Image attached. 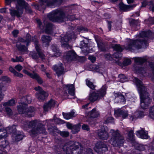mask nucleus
<instances>
[{"label": "nucleus", "mask_w": 154, "mask_h": 154, "mask_svg": "<svg viewBox=\"0 0 154 154\" xmlns=\"http://www.w3.org/2000/svg\"><path fill=\"white\" fill-rule=\"evenodd\" d=\"M110 133L111 134V137L109 142L114 146L120 147L123 146L125 142L124 137L121 135L118 130L114 131L112 129Z\"/></svg>", "instance_id": "nucleus-6"}, {"label": "nucleus", "mask_w": 154, "mask_h": 154, "mask_svg": "<svg viewBox=\"0 0 154 154\" xmlns=\"http://www.w3.org/2000/svg\"><path fill=\"white\" fill-rule=\"evenodd\" d=\"M17 110L20 114H25L27 117H32L35 114V108L31 106L27 108V105L24 103H19L17 106Z\"/></svg>", "instance_id": "nucleus-8"}, {"label": "nucleus", "mask_w": 154, "mask_h": 154, "mask_svg": "<svg viewBox=\"0 0 154 154\" xmlns=\"http://www.w3.org/2000/svg\"><path fill=\"white\" fill-rule=\"evenodd\" d=\"M17 10L10 9V14L12 17L16 16L17 17H20L23 14L24 7L28 4L24 0H17Z\"/></svg>", "instance_id": "nucleus-9"}, {"label": "nucleus", "mask_w": 154, "mask_h": 154, "mask_svg": "<svg viewBox=\"0 0 154 154\" xmlns=\"http://www.w3.org/2000/svg\"><path fill=\"white\" fill-rule=\"evenodd\" d=\"M148 59L146 56L143 57H136L134 58V61L137 64L141 65L146 62L147 60Z\"/></svg>", "instance_id": "nucleus-27"}, {"label": "nucleus", "mask_w": 154, "mask_h": 154, "mask_svg": "<svg viewBox=\"0 0 154 154\" xmlns=\"http://www.w3.org/2000/svg\"><path fill=\"white\" fill-rule=\"evenodd\" d=\"M149 67L151 68L152 73L154 74V63L152 62L149 63Z\"/></svg>", "instance_id": "nucleus-60"}, {"label": "nucleus", "mask_w": 154, "mask_h": 154, "mask_svg": "<svg viewBox=\"0 0 154 154\" xmlns=\"http://www.w3.org/2000/svg\"><path fill=\"white\" fill-rule=\"evenodd\" d=\"M115 97V100L117 103H125V100L124 96L120 92H114L113 94Z\"/></svg>", "instance_id": "nucleus-18"}, {"label": "nucleus", "mask_w": 154, "mask_h": 154, "mask_svg": "<svg viewBox=\"0 0 154 154\" xmlns=\"http://www.w3.org/2000/svg\"><path fill=\"white\" fill-rule=\"evenodd\" d=\"M137 149L140 151H143L145 150V146L142 144H138L137 146Z\"/></svg>", "instance_id": "nucleus-56"}, {"label": "nucleus", "mask_w": 154, "mask_h": 154, "mask_svg": "<svg viewBox=\"0 0 154 154\" xmlns=\"http://www.w3.org/2000/svg\"><path fill=\"white\" fill-rule=\"evenodd\" d=\"M34 89L37 91L35 94V97L40 101L44 100L48 96V92L44 91L40 86L35 87Z\"/></svg>", "instance_id": "nucleus-13"}, {"label": "nucleus", "mask_w": 154, "mask_h": 154, "mask_svg": "<svg viewBox=\"0 0 154 154\" xmlns=\"http://www.w3.org/2000/svg\"><path fill=\"white\" fill-rule=\"evenodd\" d=\"M145 114L143 112L140 111H137L135 112L134 115L131 116L130 117V119L131 121H134L137 118H143Z\"/></svg>", "instance_id": "nucleus-21"}, {"label": "nucleus", "mask_w": 154, "mask_h": 154, "mask_svg": "<svg viewBox=\"0 0 154 154\" xmlns=\"http://www.w3.org/2000/svg\"><path fill=\"white\" fill-rule=\"evenodd\" d=\"M119 5L120 9L125 11H129L136 6L135 5H126L123 3L120 4Z\"/></svg>", "instance_id": "nucleus-24"}, {"label": "nucleus", "mask_w": 154, "mask_h": 154, "mask_svg": "<svg viewBox=\"0 0 154 154\" xmlns=\"http://www.w3.org/2000/svg\"><path fill=\"white\" fill-rule=\"evenodd\" d=\"M32 41L34 42L35 45V48L37 53L34 51L30 52V54L32 58L34 59H38L40 57L42 59H45V56L43 51L40 49V46L38 44V41L35 37H32Z\"/></svg>", "instance_id": "nucleus-11"}, {"label": "nucleus", "mask_w": 154, "mask_h": 154, "mask_svg": "<svg viewBox=\"0 0 154 154\" xmlns=\"http://www.w3.org/2000/svg\"><path fill=\"white\" fill-rule=\"evenodd\" d=\"M80 46L82 48L84 49L85 48H86L85 49H83L82 50V52L84 53L85 54L87 55L89 53L88 43H86L84 41H82L81 42Z\"/></svg>", "instance_id": "nucleus-29"}, {"label": "nucleus", "mask_w": 154, "mask_h": 154, "mask_svg": "<svg viewBox=\"0 0 154 154\" xmlns=\"http://www.w3.org/2000/svg\"><path fill=\"white\" fill-rule=\"evenodd\" d=\"M128 137L129 140L132 142H134L135 141L134 135L133 131L131 130L129 131L128 134Z\"/></svg>", "instance_id": "nucleus-41"}, {"label": "nucleus", "mask_w": 154, "mask_h": 154, "mask_svg": "<svg viewBox=\"0 0 154 154\" xmlns=\"http://www.w3.org/2000/svg\"><path fill=\"white\" fill-rule=\"evenodd\" d=\"M149 5H150V8H151V10L153 11L154 12V4L153 3V1H150L149 3Z\"/></svg>", "instance_id": "nucleus-63"}, {"label": "nucleus", "mask_w": 154, "mask_h": 154, "mask_svg": "<svg viewBox=\"0 0 154 154\" xmlns=\"http://www.w3.org/2000/svg\"><path fill=\"white\" fill-rule=\"evenodd\" d=\"M152 35L150 31H143L140 33V38L137 40H131L125 47L126 49L133 51L137 49L144 48L148 46L147 41Z\"/></svg>", "instance_id": "nucleus-1"}, {"label": "nucleus", "mask_w": 154, "mask_h": 154, "mask_svg": "<svg viewBox=\"0 0 154 154\" xmlns=\"http://www.w3.org/2000/svg\"><path fill=\"white\" fill-rule=\"evenodd\" d=\"M54 69L56 71L58 76L63 73L64 68L62 66V64L60 63L58 65L54 66Z\"/></svg>", "instance_id": "nucleus-23"}, {"label": "nucleus", "mask_w": 154, "mask_h": 154, "mask_svg": "<svg viewBox=\"0 0 154 154\" xmlns=\"http://www.w3.org/2000/svg\"><path fill=\"white\" fill-rule=\"evenodd\" d=\"M64 88L68 90V93L70 95L73 96L75 94V88L73 85H66Z\"/></svg>", "instance_id": "nucleus-30"}, {"label": "nucleus", "mask_w": 154, "mask_h": 154, "mask_svg": "<svg viewBox=\"0 0 154 154\" xmlns=\"http://www.w3.org/2000/svg\"><path fill=\"white\" fill-rule=\"evenodd\" d=\"M81 125L78 124L77 125H73L69 123L66 124L67 128L71 130V132L73 134H76L78 133L80 130Z\"/></svg>", "instance_id": "nucleus-15"}, {"label": "nucleus", "mask_w": 154, "mask_h": 154, "mask_svg": "<svg viewBox=\"0 0 154 154\" xmlns=\"http://www.w3.org/2000/svg\"><path fill=\"white\" fill-rule=\"evenodd\" d=\"M62 114L64 118L66 119H69L75 116V112L73 111L67 113L63 112Z\"/></svg>", "instance_id": "nucleus-37"}, {"label": "nucleus", "mask_w": 154, "mask_h": 154, "mask_svg": "<svg viewBox=\"0 0 154 154\" xmlns=\"http://www.w3.org/2000/svg\"><path fill=\"white\" fill-rule=\"evenodd\" d=\"M14 75L15 76L19 77H22L23 76L22 74L20 73L17 72L16 71L14 74Z\"/></svg>", "instance_id": "nucleus-64"}, {"label": "nucleus", "mask_w": 154, "mask_h": 154, "mask_svg": "<svg viewBox=\"0 0 154 154\" xmlns=\"http://www.w3.org/2000/svg\"><path fill=\"white\" fill-rule=\"evenodd\" d=\"M0 80L2 82H11V80L9 78L6 76H3L2 77Z\"/></svg>", "instance_id": "nucleus-54"}, {"label": "nucleus", "mask_w": 154, "mask_h": 154, "mask_svg": "<svg viewBox=\"0 0 154 154\" xmlns=\"http://www.w3.org/2000/svg\"><path fill=\"white\" fill-rule=\"evenodd\" d=\"M54 122L56 124H62L64 123V121L63 120H61L59 118H54Z\"/></svg>", "instance_id": "nucleus-51"}, {"label": "nucleus", "mask_w": 154, "mask_h": 154, "mask_svg": "<svg viewBox=\"0 0 154 154\" xmlns=\"http://www.w3.org/2000/svg\"><path fill=\"white\" fill-rule=\"evenodd\" d=\"M43 23L44 25L46 26L45 31L46 33L48 34H51L53 32L54 29V27L52 24L48 22L46 20H45Z\"/></svg>", "instance_id": "nucleus-17"}, {"label": "nucleus", "mask_w": 154, "mask_h": 154, "mask_svg": "<svg viewBox=\"0 0 154 154\" xmlns=\"http://www.w3.org/2000/svg\"><path fill=\"white\" fill-rule=\"evenodd\" d=\"M26 99L25 102L26 103H31L32 98L31 97L29 96L24 97H23L22 99Z\"/></svg>", "instance_id": "nucleus-55"}, {"label": "nucleus", "mask_w": 154, "mask_h": 154, "mask_svg": "<svg viewBox=\"0 0 154 154\" xmlns=\"http://www.w3.org/2000/svg\"><path fill=\"white\" fill-rule=\"evenodd\" d=\"M63 0H48V7L53 8L57 5V4L61 3Z\"/></svg>", "instance_id": "nucleus-31"}, {"label": "nucleus", "mask_w": 154, "mask_h": 154, "mask_svg": "<svg viewBox=\"0 0 154 154\" xmlns=\"http://www.w3.org/2000/svg\"><path fill=\"white\" fill-rule=\"evenodd\" d=\"M7 88V86L6 84L3 83H0V101L4 98V95L2 92V91H5Z\"/></svg>", "instance_id": "nucleus-34"}, {"label": "nucleus", "mask_w": 154, "mask_h": 154, "mask_svg": "<svg viewBox=\"0 0 154 154\" xmlns=\"http://www.w3.org/2000/svg\"><path fill=\"white\" fill-rule=\"evenodd\" d=\"M15 69L19 72H20L23 69V67L20 64H18L16 66Z\"/></svg>", "instance_id": "nucleus-61"}, {"label": "nucleus", "mask_w": 154, "mask_h": 154, "mask_svg": "<svg viewBox=\"0 0 154 154\" xmlns=\"http://www.w3.org/2000/svg\"><path fill=\"white\" fill-rule=\"evenodd\" d=\"M8 145V142L4 140L1 142H0V148L1 150L5 148L6 146Z\"/></svg>", "instance_id": "nucleus-47"}, {"label": "nucleus", "mask_w": 154, "mask_h": 154, "mask_svg": "<svg viewBox=\"0 0 154 154\" xmlns=\"http://www.w3.org/2000/svg\"><path fill=\"white\" fill-rule=\"evenodd\" d=\"M15 104V100L14 99H12L9 100L8 102L4 103L3 105L4 106H13Z\"/></svg>", "instance_id": "nucleus-42"}, {"label": "nucleus", "mask_w": 154, "mask_h": 154, "mask_svg": "<svg viewBox=\"0 0 154 154\" xmlns=\"http://www.w3.org/2000/svg\"><path fill=\"white\" fill-rule=\"evenodd\" d=\"M86 84L90 88L94 90L95 87H96V86L94 85L93 83L90 82L89 80H86Z\"/></svg>", "instance_id": "nucleus-48"}, {"label": "nucleus", "mask_w": 154, "mask_h": 154, "mask_svg": "<svg viewBox=\"0 0 154 154\" xmlns=\"http://www.w3.org/2000/svg\"><path fill=\"white\" fill-rule=\"evenodd\" d=\"M149 116L152 119H154V105L150 108L149 112ZM153 142L154 143V139Z\"/></svg>", "instance_id": "nucleus-45"}, {"label": "nucleus", "mask_w": 154, "mask_h": 154, "mask_svg": "<svg viewBox=\"0 0 154 154\" xmlns=\"http://www.w3.org/2000/svg\"><path fill=\"white\" fill-rule=\"evenodd\" d=\"M24 59L21 56L19 57L16 56L15 59L14 58H12L11 59V61L13 62H22L24 61Z\"/></svg>", "instance_id": "nucleus-43"}, {"label": "nucleus", "mask_w": 154, "mask_h": 154, "mask_svg": "<svg viewBox=\"0 0 154 154\" xmlns=\"http://www.w3.org/2000/svg\"><path fill=\"white\" fill-rule=\"evenodd\" d=\"M75 37V35L73 32H71L70 33H67L64 36L61 38V43L62 46L64 47H66L67 49H71L72 46L69 45V41L72 38Z\"/></svg>", "instance_id": "nucleus-12"}, {"label": "nucleus", "mask_w": 154, "mask_h": 154, "mask_svg": "<svg viewBox=\"0 0 154 154\" xmlns=\"http://www.w3.org/2000/svg\"><path fill=\"white\" fill-rule=\"evenodd\" d=\"M114 120L113 118L112 117H109L106 120V123H113L114 122Z\"/></svg>", "instance_id": "nucleus-59"}, {"label": "nucleus", "mask_w": 154, "mask_h": 154, "mask_svg": "<svg viewBox=\"0 0 154 154\" xmlns=\"http://www.w3.org/2000/svg\"><path fill=\"white\" fill-rule=\"evenodd\" d=\"M23 71L31 78L35 79L39 84L41 85L43 83V80L38 74L34 72L33 73H30L25 69H23Z\"/></svg>", "instance_id": "nucleus-14"}, {"label": "nucleus", "mask_w": 154, "mask_h": 154, "mask_svg": "<svg viewBox=\"0 0 154 154\" xmlns=\"http://www.w3.org/2000/svg\"><path fill=\"white\" fill-rule=\"evenodd\" d=\"M32 41V38L28 34L26 35L25 39L21 38H18V42H17L16 46L18 50L22 53H24L27 51V48L24 45H22L20 43H26V45H29V43Z\"/></svg>", "instance_id": "nucleus-10"}, {"label": "nucleus", "mask_w": 154, "mask_h": 154, "mask_svg": "<svg viewBox=\"0 0 154 154\" xmlns=\"http://www.w3.org/2000/svg\"><path fill=\"white\" fill-rule=\"evenodd\" d=\"M106 85H104L96 91H90L88 96V100L92 102L99 101L103 98L106 94Z\"/></svg>", "instance_id": "nucleus-7"}, {"label": "nucleus", "mask_w": 154, "mask_h": 154, "mask_svg": "<svg viewBox=\"0 0 154 154\" xmlns=\"http://www.w3.org/2000/svg\"><path fill=\"white\" fill-rule=\"evenodd\" d=\"M6 131L7 133H13V134H15V133L16 132V126L13 125L10 127H8L6 128Z\"/></svg>", "instance_id": "nucleus-39"}, {"label": "nucleus", "mask_w": 154, "mask_h": 154, "mask_svg": "<svg viewBox=\"0 0 154 154\" xmlns=\"http://www.w3.org/2000/svg\"><path fill=\"white\" fill-rule=\"evenodd\" d=\"M98 136L100 139L103 140H107L109 137L108 133L105 130H99L97 132Z\"/></svg>", "instance_id": "nucleus-20"}, {"label": "nucleus", "mask_w": 154, "mask_h": 154, "mask_svg": "<svg viewBox=\"0 0 154 154\" xmlns=\"http://www.w3.org/2000/svg\"><path fill=\"white\" fill-rule=\"evenodd\" d=\"M112 47L114 49L117 51L116 52H121L123 50V48L119 45L115 44Z\"/></svg>", "instance_id": "nucleus-40"}, {"label": "nucleus", "mask_w": 154, "mask_h": 154, "mask_svg": "<svg viewBox=\"0 0 154 154\" xmlns=\"http://www.w3.org/2000/svg\"><path fill=\"white\" fill-rule=\"evenodd\" d=\"M59 133L61 136L63 137H67L69 135V133L67 131H60Z\"/></svg>", "instance_id": "nucleus-52"}, {"label": "nucleus", "mask_w": 154, "mask_h": 154, "mask_svg": "<svg viewBox=\"0 0 154 154\" xmlns=\"http://www.w3.org/2000/svg\"><path fill=\"white\" fill-rule=\"evenodd\" d=\"M37 22L38 27L41 29H43L45 27L42 24L41 20H37Z\"/></svg>", "instance_id": "nucleus-57"}, {"label": "nucleus", "mask_w": 154, "mask_h": 154, "mask_svg": "<svg viewBox=\"0 0 154 154\" xmlns=\"http://www.w3.org/2000/svg\"><path fill=\"white\" fill-rule=\"evenodd\" d=\"M89 115L90 117L94 118L99 116V113L96 110V109L94 108L90 112Z\"/></svg>", "instance_id": "nucleus-38"}, {"label": "nucleus", "mask_w": 154, "mask_h": 154, "mask_svg": "<svg viewBox=\"0 0 154 154\" xmlns=\"http://www.w3.org/2000/svg\"><path fill=\"white\" fill-rule=\"evenodd\" d=\"M136 134L138 137L143 139H147L149 137L148 133L143 129L137 131Z\"/></svg>", "instance_id": "nucleus-22"}, {"label": "nucleus", "mask_w": 154, "mask_h": 154, "mask_svg": "<svg viewBox=\"0 0 154 154\" xmlns=\"http://www.w3.org/2000/svg\"><path fill=\"white\" fill-rule=\"evenodd\" d=\"M48 17L51 21L58 23L65 22L68 19L72 21L76 19L75 15H67L62 9H60L54 10L49 13Z\"/></svg>", "instance_id": "nucleus-5"}, {"label": "nucleus", "mask_w": 154, "mask_h": 154, "mask_svg": "<svg viewBox=\"0 0 154 154\" xmlns=\"http://www.w3.org/2000/svg\"><path fill=\"white\" fill-rule=\"evenodd\" d=\"M41 2L39 5H35L34 6L36 9H37L40 11H42L44 8H45V3H46V5L48 7V0H40Z\"/></svg>", "instance_id": "nucleus-26"}, {"label": "nucleus", "mask_w": 154, "mask_h": 154, "mask_svg": "<svg viewBox=\"0 0 154 154\" xmlns=\"http://www.w3.org/2000/svg\"><path fill=\"white\" fill-rule=\"evenodd\" d=\"M5 112L9 116H11L13 114L12 110L9 107H6Z\"/></svg>", "instance_id": "nucleus-53"}, {"label": "nucleus", "mask_w": 154, "mask_h": 154, "mask_svg": "<svg viewBox=\"0 0 154 154\" xmlns=\"http://www.w3.org/2000/svg\"><path fill=\"white\" fill-rule=\"evenodd\" d=\"M24 8L26 13L29 14H31L32 13V11L28 4Z\"/></svg>", "instance_id": "nucleus-49"}, {"label": "nucleus", "mask_w": 154, "mask_h": 154, "mask_svg": "<svg viewBox=\"0 0 154 154\" xmlns=\"http://www.w3.org/2000/svg\"><path fill=\"white\" fill-rule=\"evenodd\" d=\"M119 81L121 82H124L126 81L127 77L124 74H121L119 75Z\"/></svg>", "instance_id": "nucleus-46"}, {"label": "nucleus", "mask_w": 154, "mask_h": 154, "mask_svg": "<svg viewBox=\"0 0 154 154\" xmlns=\"http://www.w3.org/2000/svg\"><path fill=\"white\" fill-rule=\"evenodd\" d=\"M122 56V54L120 53L116 52L114 53L112 55L113 59L115 58L116 59H117V60H116V62L118 64L119 66L122 65V63L120 62L119 60L121 59Z\"/></svg>", "instance_id": "nucleus-33"}, {"label": "nucleus", "mask_w": 154, "mask_h": 154, "mask_svg": "<svg viewBox=\"0 0 154 154\" xmlns=\"http://www.w3.org/2000/svg\"><path fill=\"white\" fill-rule=\"evenodd\" d=\"M131 63V60L128 58H127L125 59L124 60L123 63H122V65L123 64L124 66H127L130 64Z\"/></svg>", "instance_id": "nucleus-50"}, {"label": "nucleus", "mask_w": 154, "mask_h": 154, "mask_svg": "<svg viewBox=\"0 0 154 154\" xmlns=\"http://www.w3.org/2000/svg\"><path fill=\"white\" fill-rule=\"evenodd\" d=\"M55 100L51 99L47 103H45L44 106V109L45 111H48L49 109L54 108L56 104Z\"/></svg>", "instance_id": "nucleus-19"}, {"label": "nucleus", "mask_w": 154, "mask_h": 154, "mask_svg": "<svg viewBox=\"0 0 154 154\" xmlns=\"http://www.w3.org/2000/svg\"><path fill=\"white\" fill-rule=\"evenodd\" d=\"M133 81L140 95L141 107L143 109H147L152 101V99L149 96L147 89L142 82L137 78L134 77Z\"/></svg>", "instance_id": "nucleus-2"}, {"label": "nucleus", "mask_w": 154, "mask_h": 154, "mask_svg": "<svg viewBox=\"0 0 154 154\" xmlns=\"http://www.w3.org/2000/svg\"><path fill=\"white\" fill-rule=\"evenodd\" d=\"M77 55L74 51H71L67 52L66 55V58L68 61L75 59Z\"/></svg>", "instance_id": "nucleus-25"}, {"label": "nucleus", "mask_w": 154, "mask_h": 154, "mask_svg": "<svg viewBox=\"0 0 154 154\" xmlns=\"http://www.w3.org/2000/svg\"><path fill=\"white\" fill-rule=\"evenodd\" d=\"M96 147L99 149H101L102 152L108 150L106 145L102 142H97L96 145Z\"/></svg>", "instance_id": "nucleus-28"}, {"label": "nucleus", "mask_w": 154, "mask_h": 154, "mask_svg": "<svg viewBox=\"0 0 154 154\" xmlns=\"http://www.w3.org/2000/svg\"><path fill=\"white\" fill-rule=\"evenodd\" d=\"M114 113L116 116H121L123 119L126 118L128 115L127 110H122L120 109L115 110Z\"/></svg>", "instance_id": "nucleus-16"}, {"label": "nucleus", "mask_w": 154, "mask_h": 154, "mask_svg": "<svg viewBox=\"0 0 154 154\" xmlns=\"http://www.w3.org/2000/svg\"><path fill=\"white\" fill-rule=\"evenodd\" d=\"M105 58L108 60H112L113 59L112 55H111L109 54H106L104 55Z\"/></svg>", "instance_id": "nucleus-58"}, {"label": "nucleus", "mask_w": 154, "mask_h": 154, "mask_svg": "<svg viewBox=\"0 0 154 154\" xmlns=\"http://www.w3.org/2000/svg\"><path fill=\"white\" fill-rule=\"evenodd\" d=\"M7 132L6 130L3 129H0V139L6 137Z\"/></svg>", "instance_id": "nucleus-44"}, {"label": "nucleus", "mask_w": 154, "mask_h": 154, "mask_svg": "<svg viewBox=\"0 0 154 154\" xmlns=\"http://www.w3.org/2000/svg\"><path fill=\"white\" fill-rule=\"evenodd\" d=\"M82 128L84 130L87 131H88L89 129L88 126L85 124H83L82 125Z\"/></svg>", "instance_id": "nucleus-62"}, {"label": "nucleus", "mask_w": 154, "mask_h": 154, "mask_svg": "<svg viewBox=\"0 0 154 154\" xmlns=\"http://www.w3.org/2000/svg\"><path fill=\"white\" fill-rule=\"evenodd\" d=\"M13 136L15 138V140L16 141H19L22 140L23 137V133L22 132L17 131L16 133L13 135Z\"/></svg>", "instance_id": "nucleus-32"}, {"label": "nucleus", "mask_w": 154, "mask_h": 154, "mask_svg": "<svg viewBox=\"0 0 154 154\" xmlns=\"http://www.w3.org/2000/svg\"><path fill=\"white\" fill-rule=\"evenodd\" d=\"M61 149L65 152L66 154H93L91 149H83L79 142L73 141L66 143L59 150H57L58 154L60 153V150Z\"/></svg>", "instance_id": "nucleus-3"}, {"label": "nucleus", "mask_w": 154, "mask_h": 154, "mask_svg": "<svg viewBox=\"0 0 154 154\" xmlns=\"http://www.w3.org/2000/svg\"><path fill=\"white\" fill-rule=\"evenodd\" d=\"M21 126L25 130H27L29 128H32V129L29 131L30 135H36L40 133L45 134H46L44 125L39 120L24 121L21 125Z\"/></svg>", "instance_id": "nucleus-4"}, {"label": "nucleus", "mask_w": 154, "mask_h": 154, "mask_svg": "<svg viewBox=\"0 0 154 154\" xmlns=\"http://www.w3.org/2000/svg\"><path fill=\"white\" fill-rule=\"evenodd\" d=\"M52 39L51 37L48 35H43L41 37V40L43 43L45 45H48L51 41Z\"/></svg>", "instance_id": "nucleus-35"}, {"label": "nucleus", "mask_w": 154, "mask_h": 154, "mask_svg": "<svg viewBox=\"0 0 154 154\" xmlns=\"http://www.w3.org/2000/svg\"><path fill=\"white\" fill-rule=\"evenodd\" d=\"M51 49L55 53L54 56L57 57L60 55V53L59 51L58 48L54 45H53L51 47Z\"/></svg>", "instance_id": "nucleus-36"}]
</instances>
